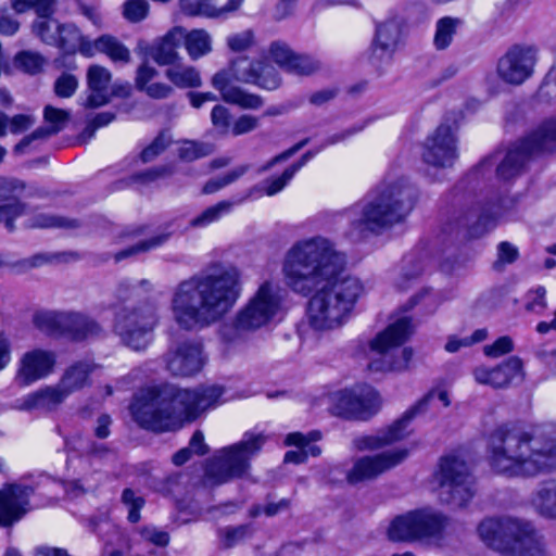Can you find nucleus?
Wrapping results in <instances>:
<instances>
[{
  "label": "nucleus",
  "mask_w": 556,
  "mask_h": 556,
  "mask_svg": "<svg viewBox=\"0 0 556 556\" xmlns=\"http://www.w3.org/2000/svg\"><path fill=\"white\" fill-rule=\"evenodd\" d=\"M435 397L441 401L445 407L450 405L448 393L445 390H432L386 430H381L376 434L355 438L353 441L354 446L359 451L378 450L404 439L408 433L407 426L414 416L418 412L424 410L428 403Z\"/></svg>",
  "instance_id": "16"
},
{
  "label": "nucleus",
  "mask_w": 556,
  "mask_h": 556,
  "mask_svg": "<svg viewBox=\"0 0 556 556\" xmlns=\"http://www.w3.org/2000/svg\"><path fill=\"white\" fill-rule=\"evenodd\" d=\"M79 226L80 223L77 219L49 214H38L34 216L28 224V227L30 228L75 229Z\"/></svg>",
  "instance_id": "45"
},
{
  "label": "nucleus",
  "mask_w": 556,
  "mask_h": 556,
  "mask_svg": "<svg viewBox=\"0 0 556 556\" xmlns=\"http://www.w3.org/2000/svg\"><path fill=\"white\" fill-rule=\"evenodd\" d=\"M58 35L59 38L55 46L65 52L73 53L81 45L83 37L80 30L74 24H60Z\"/></svg>",
  "instance_id": "49"
},
{
  "label": "nucleus",
  "mask_w": 556,
  "mask_h": 556,
  "mask_svg": "<svg viewBox=\"0 0 556 556\" xmlns=\"http://www.w3.org/2000/svg\"><path fill=\"white\" fill-rule=\"evenodd\" d=\"M407 456L408 450L395 448L374 456L361 457L348 472L346 479L352 484L375 479L379 475L400 465Z\"/></svg>",
  "instance_id": "21"
},
{
  "label": "nucleus",
  "mask_w": 556,
  "mask_h": 556,
  "mask_svg": "<svg viewBox=\"0 0 556 556\" xmlns=\"http://www.w3.org/2000/svg\"><path fill=\"white\" fill-rule=\"evenodd\" d=\"M320 68L321 63L316 58L308 54L294 53L286 72L299 76H309Z\"/></svg>",
  "instance_id": "48"
},
{
  "label": "nucleus",
  "mask_w": 556,
  "mask_h": 556,
  "mask_svg": "<svg viewBox=\"0 0 556 556\" xmlns=\"http://www.w3.org/2000/svg\"><path fill=\"white\" fill-rule=\"evenodd\" d=\"M9 182H13L16 188L7 192L5 198L0 200V223H4L5 228L12 232L15 229L14 220L26 211V204L20 200L25 184L15 178H9Z\"/></svg>",
  "instance_id": "30"
},
{
  "label": "nucleus",
  "mask_w": 556,
  "mask_h": 556,
  "mask_svg": "<svg viewBox=\"0 0 556 556\" xmlns=\"http://www.w3.org/2000/svg\"><path fill=\"white\" fill-rule=\"evenodd\" d=\"M418 200V190L407 178H386L363 200L348 210L353 236L380 235L403 223Z\"/></svg>",
  "instance_id": "5"
},
{
  "label": "nucleus",
  "mask_w": 556,
  "mask_h": 556,
  "mask_svg": "<svg viewBox=\"0 0 556 556\" xmlns=\"http://www.w3.org/2000/svg\"><path fill=\"white\" fill-rule=\"evenodd\" d=\"M435 479L442 503L464 507L475 495V478L468 464L457 454L451 453L440 458Z\"/></svg>",
  "instance_id": "13"
},
{
  "label": "nucleus",
  "mask_w": 556,
  "mask_h": 556,
  "mask_svg": "<svg viewBox=\"0 0 556 556\" xmlns=\"http://www.w3.org/2000/svg\"><path fill=\"white\" fill-rule=\"evenodd\" d=\"M212 151L213 149L211 144L197 141H185L178 150V155L184 161L192 162L211 154Z\"/></svg>",
  "instance_id": "54"
},
{
  "label": "nucleus",
  "mask_w": 556,
  "mask_h": 556,
  "mask_svg": "<svg viewBox=\"0 0 556 556\" xmlns=\"http://www.w3.org/2000/svg\"><path fill=\"white\" fill-rule=\"evenodd\" d=\"M486 336L488 332L485 329H477L470 337H450L445 344V350L450 353H455L459 351L460 348H467L485 340Z\"/></svg>",
  "instance_id": "59"
},
{
  "label": "nucleus",
  "mask_w": 556,
  "mask_h": 556,
  "mask_svg": "<svg viewBox=\"0 0 556 556\" xmlns=\"http://www.w3.org/2000/svg\"><path fill=\"white\" fill-rule=\"evenodd\" d=\"M150 5L146 0H127L122 7V14L130 23H139L149 14Z\"/></svg>",
  "instance_id": "53"
},
{
  "label": "nucleus",
  "mask_w": 556,
  "mask_h": 556,
  "mask_svg": "<svg viewBox=\"0 0 556 556\" xmlns=\"http://www.w3.org/2000/svg\"><path fill=\"white\" fill-rule=\"evenodd\" d=\"M381 404L378 392L369 386L342 390L333 397L332 413L345 419L367 420Z\"/></svg>",
  "instance_id": "17"
},
{
  "label": "nucleus",
  "mask_w": 556,
  "mask_h": 556,
  "mask_svg": "<svg viewBox=\"0 0 556 556\" xmlns=\"http://www.w3.org/2000/svg\"><path fill=\"white\" fill-rule=\"evenodd\" d=\"M531 505L542 517L556 519V480L541 483L531 496Z\"/></svg>",
  "instance_id": "35"
},
{
  "label": "nucleus",
  "mask_w": 556,
  "mask_h": 556,
  "mask_svg": "<svg viewBox=\"0 0 556 556\" xmlns=\"http://www.w3.org/2000/svg\"><path fill=\"white\" fill-rule=\"evenodd\" d=\"M65 319L63 336L74 341L98 337L103 331L97 320L79 312H66Z\"/></svg>",
  "instance_id": "29"
},
{
  "label": "nucleus",
  "mask_w": 556,
  "mask_h": 556,
  "mask_svg": "<svg viewBox=\"0 0 556 556\" xmlns=\"http://www.w3.org/2000/svg\"><path fill=\"white\" fill-rule=\"evenodd\" d=\"M346 256L323 236L296 241L286 252V285L302 295L315 294L307 306L309 326L316 331L342 327L364 293L362 281L345 274Z\"/></svg>",
  "instance_id": "1"
},
{
  "label": "nucleus",
  "mask_w": 556,
  "mask_h": 556,
  "mask_svg": "<svg viewBox=\"0 0 556 556\" xmlns=\"http://www.w3.org/2000/svg\"><path fill=\"white\" fill-rule=\"evenodd\" d=\"M480 539L491 548L510 556H546L543 538L526 520L488 518L478 527Z\"/></svg>",
  "instance_id": "6"
},
{
  "label": "nucleus",
  "mask_w": 556,
  "mask_h": 556,
  "mask_svg": "<svg viewBox=\"0 0 556 556\" xmlns=\"http://www.w3.org/2000/svg\"><path fill=\"white\" fill-rule=\"evenodd\" d=\"M321 439V433L319 431H311L307 434H303L301 432H292L289 433L285 439L286 445H294L306 453V457L308 455L316 457L319 456L321 450L319 446L311 444L312 442H316Z\"/></svg>",
  "instance_id": "42"
},
{
  "label": "nucleus",
  "mask_w": 556,
  "mask_h": 556,
  "mask_svg": "<svg viewBox=\"0 0 556 556\" xmlns=\"http://www.w3.org/2000/svg\"><path fill=\"white\" fill-rule=\"evenodd\" d=\"M282 306L280 288L273 282H263L249 302L235 318L220 328V337L226 342H237L266 325L279 313Z\"/></svg>",
  "instance_id": "8"
},
{
  "label": "nucleus",
  "mask_w": 556,
  "mask_h": 556,
  "mask_svg": "<svg viewBox=\"0 0 556 556\" xmlns=\"http://www.w3.org/2000/svg\"><path fill=\"white\" fill-rule=\"evenodd\" d=\"M514 201L500 199L496 203L476 206L472 200H457L446 220L442 224L437 240L442 245H454L468 235L493 228L504 214L513 208Z\"/></svg>",
  "instance_id": "7"
},
{
  "label": "nucleus",
  "mask_w": 556,
  "mask_h": 556,
  "mask_svg": "<svg viewBox=\"0 0 556 556\" xmlns=\"http://www.w3.org/2000/svg\"><path fill=\"white\" fill-rule=\"evenodd\" d=\"M170 137L162 131L160 132L154 140L142 150L140 154V159L143 163L152 162L156 156H159L165 149L170 144Z\"/></svg>",
  "instance_id": "56"
},
{
  "label": "nucleus",
  "mask_w": 556,
  "mask_h": 556,
  "mask_svg": "<svg viewBox=\"0 0 556 556\" xmlns=\"http://www.w3.org/2000/svg\"><path fill=\"white\" fill-rule=\"evenodd\" d=\"M169 238V233H160L150 239L142 240L131 247L123 249L114 254L115 262H121L125 258L132 257L140 253H146L152 249L161 247L164 244Z\"/></svg>",
  "instance_id": "43"
},
{
  "label": "nucleus",
  "mask_w": 556,
  "mask_h": 556,
  "mask_svg": "<svg viewBox=\"0 0 556 556\" xmlns=\"http://www.w3.org/2000/svg\"><path fill=\"white\" fill-rule=\"evenodd\" d=\"M66 312L41 311L33 316L34 326L41 332L51 337L64 334Z\"/></svg>",
  "instance_id": "37"
},
{
  "label": "nucleus",
  "mask_w": 556,
  "mask_h": 556,
  "mask_svg": "<svg viewBox=\"0 0 556 556\" xmlns=\"http://www.w3.org/2000/svg\"><path fill=\"white\" fill-rule=\"evenodd\" d=\"M496 250L497 258L493 263L495 270H502L505 265L513 264L519 257L518 248L508 241L500 242Z\"/></svg>",
  "instance_id": "57"
},
{
  "label": "nucleus",
  "mask_w": 556,
  "mask_h": 556,
  "mask_svg": "<svg viewBox=\"0 0 556 556\" xmlns=\"http://www.w3.org/2000/svg\"><path fill=\"white\" fill-rule=\"evenodd\" d=\"M166 78L181 89L198 88L202 85L199 71L181 63L173 64L165 72Z\"/></svg>",
  "instance_id": "38"
},
{
  "label": "nucleus",
  "mask_w": 556,
  "mask_h": 556,
  "mask_svg": "<svg viewBox=\"0 0 556 556\" xmlns=\"http://www.w3.org/2000/svg\"><path fill=\"white\" fill-rule=\"evenodd\" d=\"M96 367L92 361H76L63 370L59 383L68 395L78 392L91 384L90 377Z\"/></svg>",
  "instance_id": "28"
},
{
  "label": "nucleus",
  "mask_w": 556,
  "mask_h": 556,
  "mask_svg": "<svg viewBox=\"0 0 556 556\" xmlns=\"http://www.w3.org/2000/svg\"><path fill=\"white\" fill-rule=\"evenodd\" d=\"M243 0H229L222 8H215L203 0H179L181 11L190 16L219 17L239 9Z\"/></svg>",
  "instance_id": "36"
},
{
  "label": "nucleus",
  "mask_w": 556,
  "mask_h": 556,
  "mask_svg": "<svg viewBox=\"0 0 556 556\" xmlns=\"http://www.w3.org/2000/svg\"><path fill=\"white\" fill-rule=\"evenodd\" d=\"M43 118L48 124L46 127H39L30 135L24 137L16 146V153H24L26 148L37 139H46L60 132L70 119V113L52 105H46L43 110Z\"/></svg>",
  "instance_id": "27"
},
{
  "label": "nucleus",
  "mask_w": 556,
  "mask_h": 556,
  "mask_svg": "<svg viewBox=\"0 0 556 556\" xmlns=\"http://www.w3.org/2000/svg\"><path fill=\"white\" fill-rule=\"evenodd\" d=\"M166 369L176 377H191L205 364L203 345L195 340H184L169 346L164 355Z\"/></svg>",
  "instance_id": "19"
},
{
  "label": "nucleus",
  "mask_w": 556,
  "mask_h": 556,
  "mask_svg": "<svg viewBox=\"0 0 556 556\" xmlns=\"http://www.w3.org/2000/svg\"><path fill=\"white\" fill-rule=\"evenodd\" d=\"M229 110L220 104L215 105L211 112V121L213 126L222 135L228 134L230 129Z\"/></svg>",
  "instance_id": "61"
},
{
  "label": "nucleus",
  "mask_w": 556,
  "mask_h": 556,
  "mask_svg": "<svg viewBox=\"0 0 556 556\" xmlns=\"http://www.w3.org/2000/svg\"><path fill=\"white\" fill-rule=\"evenodd\" d=\"M70 395L58 382L53 386L45 387L31 394H29L23 407L25 409H45L55 410Z\"/></svg>",
  "instance_id": "31"
},
{
  "label": "nucleus",
  "mask_w": 556,
  "mask_h": 556,
  "mask_svg": "<svg viewBox=\"0 0 556 556\" xmlns=\"http://www.w3.org/2000/svg\"><path fill=\"white\" fill-rule=\"evenodd\" d=\"M462 25V20L457 17L445 16L437 22L433 43L437 49H446L456 34L457 27Z\"/></svg>",
  "instance_id": "41"
},
{
  "label": "nucleus",
  "mask_w": 556,
  "mask_h": 556,
  "mask_svg": "<svg viewBox=\"0 0 556 556\" xmlns=\"http://www.w3.org/2000/svg\"><path fill=\"white\" fill-rule=\"evenodd\" d=\"M74 3L78 12L88 18L93 25H101L102 17L98 5L93 3H87L84 0H74Z\"/></svg>",
  "instance_id": "64"
},
{
  "label": "nucleus",
  "mask_w": 556,
  "mask_h": 556,
  "mask_svg": "<svg viewBox=\"0 0 556 556\" xmlns=\"http://www.w3.org/2000/svg\"><path fill=\"white\" fill-rule=\"evenodd\" d=\"M249 165H240L231 169L222 177L212 178L203 186L202 192L204 194H212L220 190L222 188L235 182L242 177L248 170Z\"/></svg>",
  "instance_id": "50"
},
{
  "label": "nucleus",
  "mask_w": 556,
  "mask_h": 556,
  "mask_svg": "<svg viewBox=\"0 0 556 556\" xmlns=\"http://www.w3.org/2000/svg\"><path fill=\"white\" fill-rule=\"evenodd\" d=\"M256 67V79L253 81V85L267 90H275L280 86L281 77L271 64L260 60L257 61Z\"/></svg>",
  "instance_id": "46"
},
{
  "label": "nucleus",
  "mask_w": 556,
  "mask_h": 556,
  "mask_svg": "<svg viewBox=\"0 0 556 556\" xmlns=\"http://www.w3.org/2000/svg\"><path fill=\"white\" fill-rule=\"evenodd\" d=\"M266 439L263 433L245 432L239 442L215 451L206 460L205 479L219 485L248 478L251 459L262 450Z\"/></svg>",
  "instance_id": "9"
},
{
  "label": "nucleus",
  "mask_w": 556,
  "mask_h": 556,
  "mask_svg": "<svg viewBox=\"0 0 556 556\" xmlns=\"http://www.w3.org/2000/svg\"><path fill=\"white\" fill-rule=\"evenodd\" d=\"M536 61L535 46L514 45L498 59L497 76L508 85L519 86L533 75Z\"/></svg>",
  "instance_id": "18"
},
{
  "label": "nucleus",
  "mask_w": 556,
  "mask_h": 556,
  "mask_svg": "<svg viewBox=\"0 0 556 556\" xmlns=\"http://www.w3.org/2000/svg\"><path fill=\"white\" fill-rule=\"evenodd\" d=\"M182 38L184 28H173L152 47L151 58L159 65H173L179 59L176 49L182 42Z\"/></svg>",
  "instance_id": "32"
},
{
  "label": "nucleus",
  "mask_w": 556,
  "mask_h": 556,
  "mask_svg": "<svg viewBox=\"0 0 556 556\" xmlns=\"http://www.w3.org/2000/svg\"><path fill=\"white\" fill-rule=\"evenodd\" d=\"M121 500L128 510L127 519L131 523H137L140 520V510L146 503L144 498L132 489L127 488L122 492Z\"/></svg>",
  "instance_id": "52"
},
{
  "label": "nucleus",
  "mask_w": 556,
  "mask_h": 556,
  "mask_svg": "<svg viewBox=\"0 0 556 556\" xmlns=\"http://www.w3.org/2000/svg\"><path fill=\"white\" fill-rule=\"evenodd\" d=\"M182 41L191 60H198L212 51L211 36L204 29L186 31L184 28Z\"/></svg>",
  "instance_id": "39"
},
{
  "label": "nucleus",
  "mask_w": 556,
  "mask_h": 556,
  "mask_svg": "<svg viewBox=\"0 0 556 556\" xmlns=\"http://www.w3.org/2000/svg\"><path fill=\"white\" fill-rule=\"evenodd\" d=\"M224 388L217 384L199 386L193 390L164 384L144 389L130 405L134 419L144 429L155 432L175 430L185 420L220 403Z\"/></svg>",
  "instance_id": "4"
},
{
  "label": "nucleus",
  "mask_w": 556,
  "mask_h": 556,
  "mask_svg": "<svg viewBox=\"0 0 556 556\" xmlns=\"http://www.w3.org/2000/svg\"><path fill=\"white\" fill-rule=\"evenodd\" d=\"M521 368V361L513 356L494 368L484 366L477 367L473 371V376L476 381L481 384H488L493 388H506L519 376Z\"/></svg>",
  "instance_id": "25"
},
{
  "label": "nucleus",
  "mask_w": 556,
  "mask_h": 556,
  "mask_svg": "<svg viewBox=\"0 0 556 556\" xmlns=\"http://www.w3.org/2000/svg\"><path fill=\"white\" fill-rule=\"evenodd\" d=\"M46 63V59L40 53L28 50L18 52L14 58L15 67L29 75L42 72Z\"/></svg>",
  "instance_id": "47"
},
{
  "label": "nucleus",
  "mask_w": 556,
  "mask_h": 556,
  "mask_svg": "<svg viewBox=\"0 0 556 556\" xmlns=\"http://www.w3.org/2000/svg\"><path fill=\"white\" fill-rule=\"evenodd\" d=\"M545 294L546 290L543 287L529 290L526 294V311L536 314L542 313L546 308Z\"/></svg>",
  "instance_id": "60"
},
{
  "label": "nucleus",
  "mask_w": 556,
  "mask_h": 556,
  "mask_svg": "<svg viewBox=\"0 0 556 556\" xmlns=\"http://www.w3.org/2000/svg\"><path fill=\"white\" fill-rule=\"evenodd\" d=\"M556 150V118L541 124L529 136L514 144L496 167L500 180L508 181L519 176L530 156Z\"/></svg>",
  "instance_id": "12"
},
{
  "label": "nucleus",
  "mask_w": 556,
  "mask_h": 556,
  "mask_svg": "<svg viewBox=\"0 0 556 556\" xmlns=\"http://www.w3.org/2000/svg\"><path fill=\"white\" fill-rule=\"evenodd\" d=\"M513 340L507 337L498 338L494 343L483 348L484 354L490 357H500L513 351Z\"/></svg>",
  "instance_id": "63"
},
{
  "label": "nucleus",
  "mask_w": 556,
  "mask_h": 556,
  "mask_svg": "<svg viewBox=\"0 0 556 556\" xmlns=\"http://www.w3.org/2000/svg\"><path fill=\"white\" fill-rule=\"evenodd\" d=\"M241 292V271L236 266H218L195 274L173 289V318L185 330L210 327L231 311Z\"/></svg>",
  "instance_id": "2"
},
{
  "label": "nucleus",
  "mask_w": 556,
  "mask_h": 556,
  "mask_svg": "<svg viewBox=\"0 0 556 556\" xmlns=\"http://www.w3.org/2000/svg\"><path fill=\"white\" fill-rule=\"evenodd\" d=\"M491 468L510 478H533L556 469V425L529 430L504 425L489 442Z\"/></svg>",
  "instance_id": "3"
},
{
  "label": "nucleus",
  "mask_w": 556,
  "mask_h": 556,
  "mask_svg": "<svg viewBox=\"0 0 556 556\" xmlns=\"http://www.w3.org/2000/svg\"><path fill=\"white\" fill-rule=\"evenodd\" d=\"M402 41V28L395 20L379 23L368 50L369 63L380 68L392 62Z\"/></svg>",
  "instance_id": "22"
},
{
  "label": "nucleus",
  "mask_w": 556,
  "mask_h": 556,
  "mask_svg": "<svg viewBox=\"0 0 556 556\" xmlns=\"http://www.w3.org/2000/svg\"><path fill=\"white\" fill-rule=\"evenodd\" d=\"M34 489L22 484H5L0 489V526L10 527L23 518L28 510Z\"/></svg>",
  "instance_id": "24"
},
{
  "label": "nucleus",
  "mask_w": 556,
  "mask_h": 556,
  "mask_svg": "<svg viewBox=\"0 0 556 556\" xmlns=\"http://www.w3.org/2000/svg\"><path fill=\"white\" fill-rule=\"evenodd\" d=\"M31 29L42 42L50 46H55L58 42L60 23L51 16L36 18L31 25Z\"/></svg>",
  "instance_id": "44"
},
{
  "label": "nucleus",
  "mask_w": 556,
  "mask_h": 556,
  "mask_svg": "<svg viewBox=\"0 0 556 556\" xmlns=\"http://www.w3.org/2000/svg\"><path fill=\"white\" fill-rule=\"evenodd\" d=\"M291 170L286 168L279 177L266 179L263 182L264 193L268 197H273L280 192L293 178Z\"/></svg>",
  "instance_id": "62"
},
{
  "label": "nucleus",
  "mask_w": 556,
  "mask_h": 556,
  "mask_svg": "<svg viewBox=\"0 0 556 556\" xmlns=\"http://www.w3.org/2000/svg\"><path fill=\"white\" fill-rule=\"evenodd\" d=\"M404 265L397 282L399 288L405 289L408 287V282L417 279L424 271V264L421 260L415 255H407L403 261Z\"/></svg>",
  "instance_id": "51"
},
{
  "label": "nucleus",
  "mask_w": 556,
  "mask_h": 556,
  "mask_svg": "<svg viewBox=\"0 0 556 556\" xmlns=\"http://www.w3.org/2000/svg\"><path fill=\"white\" fill-rule=\"evenodd\" d=\"M78 88V79L75 75L63 73L53 85V90L59 98H71Z\"/></svg>",
  "instance_id": "58"
},
{
  "label": "nucleus",
  "mask_w": 556,
  "mask_h": 556,
  "mask_svg": "<svg viewBox=\"0 0 556 556\" xmlns=\"http://www.w3.org/2000/svg\"><path fill=\"white\" fill-rule=\"evenodd\" d=\"M256 532L252 522L219 527L216 530V542L220 549H231L251 540Z\"/></svg>",
  "instance_id": "34"
},
{
  "label": "nucleus",
  "mask_w": 556,
  "mask_h": 556,
  "mask_svg": "<svg viewBox=\"0 0 556 556\" xmlns=\"http://www.w3.org/2000/svg\"><path fill=\"white\" fill-rule=\"evenodd\" d=\"M294 53L295 52L291 50L288 43L279 40L273 41L268 48L269 56L285 71H287L290 65Z\"/></svg>",
  "instance_id": "55"
},
{
  "label": "nucleus",
  "mask_w": 556,
  "mask_h": 556,
  "mask_svg": "<svg viewBox=\"0 0 556 556\" xmlns=\"http://www.w3.org/2000/svg\"><path fill=\"white\" fill-rule=\"evenodd\" d=\"M254 189L255 188L250 189L248 193L242 198H237L235 200H223L212 206L206 207L204 211L189 220V227L205 228L211 224L218 222L224 215L229 214L235 205L241 204L247 199H249Z\"/></svg>",
  "instance_id": "33"
},
{
  "label": "nucleus",
  "mask_w": 556,
  "mask_h": 556,
  "mask_svg": "<svg viewBox=\"0 0 556 556\" xmlns=\"http://www.w3.org/2000/svg\"><path fill=\"white\" fill-rule=\"evenodd\" d=\"M93 47L98 52L106 54L113 62L128 63L129 50L115 37L103 35L94 40Z\"/></svg>",
  "instance_id": "40"
},
{
  "label": "nucleus",
  "mask_w": 556,
  "mask_h": 556,
  "mask_svg": "<svg viewBox=\"0 0 556 556\" xmlns=\"http://www.w3.org/2000/svg\"><path fill=\"white\" fill-rule=\"evenodd\" d=\"M422 161L433 167H450L457 159L456 137L450 125L441 124L427 137L422 153Z\"/></svg>",
  "instance_id": "20"
},
{
  "label": "nucleus",
  "mask_w": 556,
  "mask_h": 556,
  "mask_svg": "<svg viewBox=\"0 0 556 556\" xmlns=\"http://www.w3.org/2000/svg\"><path fill=\"white\" fill-rule=\"evenodd\" d=\"M112 80L111 72L101 65H91L87 71V84L89 94L84 106L96 109L108 104L111 101L109 93L110 83Z\"/></svg>",
  "instance_id": "26"
},
{
  "label": "nucleus",
  "mask_w": 556,
  "mask_h": 556,
  "mask_svg": "<svg viewBox=\"0 0 556 556\" xmlns=\"http://www.w3.org/2000/svg\"><path fill=\"white\" fill-rule=\"evenodd\" d=\"M412 333L408 317H401L379 332L370 342V361L368 369L375 372L403 371L408 368L413 352L400 346Z\"/></svg>",
  "instance_id": "10"
},
{
  "label": "nucleus",
  "mask_w": 556,
  "mask_h": 556,
  "mask_svg": "<svg viewBox=\"0 0 556 556\" xmlns=\"http://www.w3.org/2000/svg\"><path fill=\"white\" fill-rule=\"evenodd\" d=\"M257 61L238 58L227 68L218 71L211 80L212 86L220 92L222 99L242 109L256 110L263 105L260 96L244 91L232 85L233 81L253 84L256 79Z\"/></svg>",
  "instance_id": "15"
},
{
  "label": "nucleus",
  "mask_w": 556,
  "mask_h": 556,
  "mask_svg": "<svg viewBox=\"0 0 556 556\" xmlns=\"http://www.w3.org/2000/svg\"><path fill=\"white\" fill-rule=\"evenodd\" d=\"M447 525V518L441 513L431 508L415 509L393 518L387 535L392 542H424L440 539Z\"/></svg>",
  "instance_id": "14"
},
{
  "label": "nucleus",
  "mask_w": 556,
  "mask_h": 556,
  "mask_svg": "<svg viewBox=\"0 0 556 556\" xmlns=\"http://www.w3.org/2000/svg\"><path fill=\"white\" fill-rule=\"evenodd\" d=\"M159 319L154 304L141 303L118 312L113 330L124 346L134 352H144L153 341Z\"/></svg>",
  "instance_id": "11"
},
{
  "label": "nucleus",
  "mask_w": 556,
  "mask_h": 556,
  "mask_svg": "<svg viewBox=\"0 0 556 556\" xmlns=\"http://www.w3.org/2000/svg\"><path fill=\"white\" fill-rule=\"evenodd\" d=\"M56 354L51 350L31 349L25 352L18 359L15 381L20 386H29L46 379L54 372Z\"/></svg>",
  "instance_id": "23"
}]
</instances>
